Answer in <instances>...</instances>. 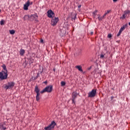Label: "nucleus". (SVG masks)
<instances>
[{"label":"nucleus","mask_w":130,"mask_h":130,"mask_svg":"<svg viewBox=\"0 0 130 130\" xmlns=\"http://www.w3.org/2000/svg\"><path fill=\"white\" fill-rule=\"evenodd\" d=\"M52 85L47 86L43 90L41 91L40 93L41 94H43V93H45V92H47V93H51V92H52Z\"/></svg>","instance_id":"nucleus-1"},{"label":"nucleus","mask_w":130,"mask_h":130,"mask_svg":"<svg viewBox=\"0 0 130 130\" xmlns=\"http://www.w3.org/2000/svg\"><path fill=\"white\" fill-rule=\"evenodd\" d=\"M35 92L37 93V95L36 96L37 101H39L40 100V89H39V88H38V86H36L35 87Z\"/></svg>","instance_id":"nucleus-2"},{"label":"nucleus","mask_w":130,"mask_h":130,"mask_svg":"<svg viewBox=\"0 0 130 130\" xmlns=\"http://www.w3.org/2000/svg\"><path fill=\"white\" fill-rule=\"evenodd\" d=\"M14 86H15V82H8L7 84L5 85L4 88L6 90H8V89H13V88H14Z\"/></svg>","instance_id":"nucleus-3"},{"label":"nucleus","mask_w":130,"mask_h":130,"mask_svg":"<svg viewBox=\"0 0 130 130\" xmlns=\"http://www.w3.org/2000/svg\"><path fill=\"white\" fill-rule=\"evenodd\" d=\"M77 97H78V93L77 91H74L72 94V101L73 104H76V99H77Z\"/></svg>","instance_id":"nucleus-4"},{"label":"nucleus","mask_w":130,"mask_h":130,"mask_svg":"<svg viewBox=\"0 0 130 130\" xmlns=\"http://www.w3.org/2000/svg\"><path fill=\"white\" fill-rule=\"evenodd\" d=\"M96 93L97 90L96 89H92L90 92L88 93V98H93V97H95Z\"/></svg>","instance_id":"nucleus-5"},{"label":"nucleus","mask_w":130,"mask_h":130,"mask_svg":"<svg viewBox=\"0 0 130 130\" xmlns=\"http://www.w3.org/2000/svg\"><path fill=\"white\" fill-rule=\"evenodd\" d=\"M36 21V22H39L38 21V14L37 13H35V14L31 15L30 16V21L33 20Z\"/></svg>","instance_id":"nucleus-6"},{"label":"nucleus","mask_w":130,"mask_h":130,"mask_svg":"<svg viewBox=\"0 0 130 130\" xmlns=\"http://www.w3.org/2000/svg\"><path fill=\"white\" fill-rule=\"evenodd\" d=\"M127 26V24L126 23L125 25H123L119 29V32L117 34V36H120V34H121V32H122V31H123V30H124V29H125L126 28Z\"/></svg>","instance_id":"nucleus-7"},{"label":"nucleus","mask_w":130,"mask_h":130,"mask_svg":"<svg viewBox=\"0 0 130 130\" xmlns=\"http://www.w3.org/2000/svg\"><path fill=\"white\" fill-rule=\"evenodd\" d=\"M8 74H5L2 72H0V79L1 80H7L8 79Z\"/></svg>","instance_id":"nucleus-8"},{"label":"nucleus","mask_w":130,"mask_h":130,"mask_svg":"<svg viewBox=\"0 0 130 130\" xmlns=\"http://www.w3.org/2000/svg\"><path fill=\"white\" fill-rule=\"evenodd\" d=\"M58 22V17H55L54 19H52L51 24L52 26H55Z\"/></svg>","instance_id":"nucleus-9"},{"label":"nucleus","mask_w":130,"mask_h":130,"mask_svg":"<svg viewBox=\"0 0 130 130\" xmlns=\"http://www.w3.org/2000/svg\"><path fill=\"white\" fill-rule=\"evenodd\" d=\"M2 68H3L4 70V71H2V72L4 74V75H7V74H8V70H7V66H6V64H3Z\"/></svg>","instance_id":"nucleus-10"},{"label":"nucleus","mask_w":130,"mask_h":130,"mask_svg":"<svg viewBox=\"0 0 130 130\" xmlns=\"http://www.w3.org/2000/svg\"><path fill=\"white\" fill-rule=\"evenodd\" d=\"M29 6H30V2L29 1H27V2L23 6V9L25 11L28 10V8L29 7Z\"/></svg>","instance_id":"nucleus-11"},{"label":"nucleus","mask_w":130,"mask_h":130,"mask_svg":"<svg viewBox=\"0 0 130 130\" xmlns=\"http://www.w3.org/2000/svg\"><path fill=\"white\" fill-rule=\"evenodd\" d=\"M47 14H48V17L49 18H52V16H53V15H54V12H53V11H52V10H50L47 11Z\"/></svg>","instance_id":"nucleus-12"},{"label":"nucleus","mask_w":130,"mask_h":130,"mask_svg":"<svg viewBox=\"0 0 130 130\" xmlns=\"http://www.w3.org/2000/svg\"><path fill=\"white\" fill-rule=\"evenodd\" d=\"M49 125L51 126L52 128H54V127L56 125V123H55V121H52Z\"/></svg>","instance_id":"nucleus-13"},{"label":"nucleus","mask_w":130,"mask_h":130,"mask_svg":"<svg viewBox=\"0 0 130 130\" xmlns=\"http://www.w3.org/2000/svg\"><path fill=\"white\" fill-rule=\"evenodd\" d=\"M98 19H99V21H102V20H103V19L105 18V17H106V14H104L102 17H100V14L98 15Z\"/></svg>","instance_id":"nucleus-14"},{"label":"nucleus","mask_w":130,"mask_h":130,"mask_svg":"<svg viewBox=\"0 0 130 130\" xmlns=\"http://www.w3.org/2000/svg\"><path fill=\"white\" fill-rule=\"evenodd\" d=\"M75 68L76 69H77L79 72L83 73V69H82V67L81 66H76Z\"/></svg>","instance_id":"nucleus-15"},{"label":"nucleus","mask_w":130,"mask_h":130,"mask_svg":"<svg viewBox=\"0 0 130 130\" xmlns=\"http://www.w3.org/2000/svg\"><path fill=\"white\" fill-rule=\"evenodd\" d=\"M20 54L21 56H23V55H24V54H25V50L21 49L20 50Z\"/></svg>","instance_id":"nucleus-16"},{"label":"nucleus","mask_w":130,"mask_h":130,"mask_svg":"<svg viewBox=\"0 0 130 130\" xmlns=\"http://www.w3.org/2000/svg\"><path fill=\"white\" fill-rule=\"evenodd\" d=\"M27 59L28 60L29 64H31V63H33V62H34V60L32 59V58H27Z\"/></svg>","instance_id":"nucleus-17"},{"label":"nucleus","mask_w":130,"mask_h":130,"mask_svg":"<svg viewBox=\"0 0 130 130\" xmlns=\"http://www.w3.org/2000/svg\"><path fill=\"white\" fill-rule=\"evenodd\" d=\"M24 21H26L27 20H30V16L29 15H25L23 18Z\"/></svg>","instance_id":"nucleus-18"},{"label":"nucleus","mask_w":130,"mask_h":130,"mask_svg":"<svg viewBox=\"0 0 130 130\" xmlns=\"http://www.w3.org/2000/svg\"><path fill=\"white\" fill-rule=\"evenodd\" d=\"M45 130H52L53 129V128H52L51 126H50L49 125L47 126L44 127Z\"/></svg>","instance_id":"nucleus-19"},{"label":"nucleus","mask_w":130,"mask_h":130,"mask_svg":"<svg viewBox=\"0 0 130 130\" xmlns=\"http://www.w3.org/2000/svg\"><path fill=\"white\" fill-rule=\"evenodd\" d=\"M5 125H6V124H2L1 125L2 129H3V130L7 129V128L5 126Z\"/></svg>","instance_id":"nucleus-20"},{"label":"nucleus","mask_w":130,"mask_h":130,"mask_svg":"<svg viewBox=\"0 0 130 130\" xmlns=\"http://www.w3.org/2000/svg\"><path fill=\"white\" fill-rule=\"evenodd\" d=\"M77 19V14H74L72 17V20H76Z\"/></svg>","instance_id":"nucleus-21"},{"label":"nucleus","mask_w":130,"mask_h":130,"mask_svg":"<svg viewBox=\"0 0 130 130\" xmlns=\"http://www.w3.org/2000/svg\"><path fill=\"white\" fill-rule=\"evenodd\" d=\"M95 74H101V72L99 71V69H96L94 70Z\"/></svg>","instance_id":"nucleus-22"},{"label":"nucleus","mask_w":130,"mask_h":130,"mask_svg":"<svg viewBox=\"0 0 130 130\" xmlns=\"http://www.w3.org/2000/svg\"><path fill=\"white\" fill-rule=\"evenodd\" d=\"M98 12V10H95L94 12H93L92 13L93 16L94 17V18H95V17H96V15H97Z\"/></svg>","instance_id":"nucleus-23"},{"label":"nucleus","mask_w":130,"mask_h":130,"mask_svg":"<svg viewBox=\"0 0 130 130\" xmlns=\"http://www.w3.org/2000/svg\"><path fill=\"white\" fill-rule=\"evenodd\" d=\"M9 32H10V34H11L12 35L15 34V30L13 29L9 30Z\"/></svg>","instance_id":"nucleus-24"},{"label":"nucleus","mask_w":130,"mask_h":130,"mask_svg":"<svg viewBox=\"0 0 130 130\" xmlns=\"http://www.w3.org/2000/svg\"><path fill=\"white\" fill-rule=\"evenodd\" d=\"M66 86V82H64V81H61V87H63V86Z\"/></svg>","instance_id":"nucleus-25"},{"label":"nucleus","mask_w":130,"mask_h":130,"mask_svg":"<svg viewBox=\"0 0 130 130\" xmlns=\"http://www.w3.org/2000/svg\"><path fill=\"white\" fill-rule=\"evenodd\" d=\"M39 77V73H37V76L35 77L34 80H37Z\"/></svg>","instance_id":"nucleus-26"},{"label":"nucleus","mask_w":130,"mask_h":130,"mask_svg":"<svg viewBox=\"0 0 130 130\" xmlns=\"http://www.w3.org/2000/svg\"><path fill=\"white\" fill-rule=\"evenodd\" d=\"M129 13H130L129 10L125 11L124 12V14L125 15H126V14H129Z\"/></svg>","instance_id":"nucleus-27"},{"label":"nucleus","mask_w":130,"mask_h":130,"mask_svg":"<svg viewBox=\"0 0 130 130\" xmlns=\"http://www.w3.org/2000/svg\"><path fill=\"white\" fill-rule=\"evenodd\" d=\"M125 18H126L125 14L124 13L122 16L120 17V19H125Z\"/></svg>","instance_id":"nucleus-28"},{"label":"nucleus","mask_w":130,"mask_h":130,"mask_svg":"<svg viewBox=\"0 0 130 130\" xmlns=\"http://www.w3.org/2000/svg\"><path fill=\"white\" fill-rule=\"evenodd\" d=\"M0 24L1 25H4V24H5V21L3 20H1L0 22Z\"/></svg>","instance_id":"nucleus-29"},{"label":"nucleus","mask_w":130,"mask_h":130,"mask_svg":"<svg viewBox=\"0 0 130 130\" xmlns=\"http://www.w3.org/2000/svg\"><path fill=\"white\" fill-rule=\"evenodd\" d=\"M109 13H110V10H107V12H106L105 13V15H106V16L107 15V14H109Z\"/></svg>","instance_id":"nucleus-30"},{"label":"nucleus","mask_w":130,"mask_h":130,"mask_svg":"<svg viewBox=\"0 0 130 130\" xmlns=\"http://www.w3.org/2000/svg\"><path fill=\"white\" fill-rule=\"evenodd\" d=\"M111 37H112V35L110 34L108 35V38H111Z\"/></svg>","instance_id":"nucleus-31"},{"label":"nucleus","mask_w":130,"mask_h":130,"mask_svg":"<svg viewBox=\"0 0 130 130\" xmlns=\"http://www.w3.org/2000/svg\"><path fill=\"white\" fill-rule=\"evenodd\" d=\"M103 57H104V54H101L100 55V58H103Z\"/></svg>","instance_id":"nucleus-32"},{"label":"nucleus","mask_w":130,"mask_h":130,"mask_svg":"<svg viewBox=\"0 0 130 130\" xmlns=\"http://www.w3.org/2000/svg\"><path fill=\"white\" fill-rule=\"evenodd\" d=\"M40 42H41V43H44L43 39H41L40 40Z\"/></svg>","instance_id":"nucleus-33"},{"label":"nucleus","mask_w":130,"mask_h":130,"mask_svg":"<svg viewBox=\"0 0 130 130\" xmlns=\"http://www.w3.org/2000/svg\"><path fill=\"white\" fill-rule=\"evenodd\" d=\"M81 7H82V5H79L78 6V9H80V8H81Z\"/></svg>","instance_id":"nucleus-34"},{"label":"nucleus","mask_w":130,"mask_h":130,"mask_svg":"<svg viewBox=\"0 0 130 130\" xmlns=\"http://www.w3.org/2000/svg\"><path fill=\"white\" fill-rule=\"evenodd\" d=\"M44 83L46 85H47V81H46L44 82Z\"/></svg>","instance_id":"nucleus-35"},{"label":"nucleus","mask_w":130,"mask_h":130,"mask_svg":"<svg viewBox=\"0 0 130 130\" xmlns=\"http://www.w3.org/2000/svg\"><path fill=\"white\" fill-rule=\"evenodd\" d=\"M113 1L114 2V3H116V2H117V0H113Z\"/></svg>","instance_id":"nucleus-36"},{"label":"nucleus","mask_w":130,"mask_h":130,"mask_svg":"<svg viewBox=\"0 0 130 130\" xmlns=\"http://www.w3.org/2000/svg\"><path fill=\"white\" fill-rule=\"evenodd\" d=\"M93 34V31H91V32H90V35H92Z\"/></svg>","instance_id":"nucleus-37"},{"label":"nucleus","mask_w":130,"mask_h":130,"mask_svg":"<svg viewBox=\"0 0 130 130\" xmlns=\"http://www.w3.org/2000/svg\"><path fill=\"white\" fill-rule=\"evenodd\" d=\"M30 5H33V2H31V3H30Z\"/></svg>","instance_id":"nucleus-38"},{"label":"nucleus","mask_w":130,"mask_h":130,"mask_svg":"<svg viewBox=\"0 0 130 130\" xmlns=\"http://www.w3.org/2000/svg\"><path fill=\"white\" fill-rule=\"evenodd\" d=\"M90 69H91V67L89 68H88V70H90Z\"/></svg>","instance_id":"nucleus-39"},{"label":"nucleus","mask_w":130,"mask_h":130,"mask_svg":"<svg viewBox=\"0 0 130 130\" xmlns=\"http://www.w3.org/2000/svg\"><path fill=\"white\" fill-rule=\"evenodd\" d=\"M111 99H113V96H111Z\"/></svg>","instance_id":"nucleus-40"},{"label":"nucleus","mask_w":130,"mask_h":130,"mask_svg":"<svg viewBox=\"0 0 130 130\" xmlns=\"http://www.w3.org/2000/svg\"><path fill=\"white\" fill-rule=\"evenodd\" d=\"M128 25L130 26V22L128 23Z\"/></svg>","instance_id":"nucleus-41"},{"label":"nucleus","mask_w":130,"mask_h":130,"mask_svg":"<svg viewBox=\"0 0 130 130\" xmlns=\"http://www.w3.org/2000/svg\"><path fill=\"white\" fill-rule=\"evenodd\" d=\"M1 12H2V10L0 9V13H1Z\"/></svg>","instance_id":"nucleus-42"}]
</instances>
